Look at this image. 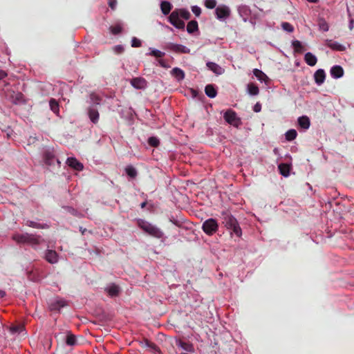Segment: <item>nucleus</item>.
I'll return each mask as SVG.
<instances>
[{"label": "nucleus", "mask_w": 354, "mask_h": 354, "mask_svg": "<svg viewBox=\"0 0 354 354\" xmlns=\"http://www.w3.org/2000/svg\"><path fill=\"white\" fill-rule=\"evenodd\" d=\"M171 73V75L178 81L183 80L185 77L184 72L180 68H175Z\"/></svg>", "instance_id": "nucleus-17"}, {"label": "nucleus", "mask_w": 354, "mask_h": 354, "mask_svg": "<svg viewBox=\"0 0 354 354\" xmlns=\"http://www.w3.org/2000/svg\"><path fill=\"white\" fill-rule=\"evenodd\" d=\"M305 61L309 66H313L316 64L317 59L316 56L311 53H307L305 55Z\"/></svg>", "instance_id": "nucleus-13"}, {"label": "nucleus", "mask_w": 354, "mask_h": 354, "mask_svg": "<svg viewBox=\"0 0 354 354\" xmlns=\"http://www.w3.org/2000/svg\"><path fill=\"white\" fill-rule=\"evenodd\" d=\"M131 84L134 88L137 89L144 88L147 86L145 80L141 77H136L133 79L131 82Z\"/></svg>", "instance_id": "nucleus-8"}, {"label": "nucleus", "mask_w": 354, "mask_h": 354, "mask_svg": "<svg viewBox=\"0 0 354 354\" xmlns=\"http://www.w3.org/2000/svg\"><path fill=\"white\" fill-rule=\"evenodd\" d=\"M297 131L295 129L288 130L286 133V139L288 141L294 140L297 137Z\"/></svg>", "instance_id": "nucleus-25"}, {"label": "nucleus", "mask_w": 354, "mask_h": 354, "mask_svg": "<svg viewBox=\"0 0 354 354\" xmlns=\"http://www.w3.org/2000/svg\"><path fill=\"white\" fill-rule=\"evenodd\" d=\"M119 290H120L119 287L115 285L110 286L107 288V291H108L109 294L111 296L116 295L119 292Z\"/></svg>", "instance_id": "nucleus-27"}, {"label": "nucleus", "mask_w": 354, "mask_h": 354, "mask_svg": "<svg viewBox=\"0 0 354 354\" xmlns=\"http://www.w3.org/2000/svg\"><path fill=\"white\" fill-rule=\"evenodd\" d=\"M192 12L197 17H198L201 13V8L197 6H194L192 7Z\"/></svg>", "instance_id": "nucleus-36"}, {"label": "nucleus", "mask_w": 354, "mask_h": 354, "mask_svg": "<svg viewBox=\"0 0 354 354\" xmlns=\"http://www.w3.org/2000/svg\"><path fill=\"white\" fill-rule=\"evenodd\" d=\"M151 348H152L153 349H155V350H156V348H155V346H151Z\"/></svg>", "instance_id": "nucleus-47"}, {"label": "nucleus", "mask_w": 354, "mask_h": 354, "mask_svg": "<svg viewBox=\"0 0 354 354\" xmlns=\"http://www.w3.org/2000/svg\"><path fill=\"white\" fill-rule=\"evenodd\" d=\"M150 55L156 57H160L164 55V53L158 50L153 49L151 50Z\"/></svg>", "instance_id": "nucleus-35"}, {"label": "nucleus", "mask_w": 354, "mask_h": 354, "mask_svg": "<svg viewBox=\"0 0 354 354\" xmlns=\"http://www.w3.org/2000/svg\"><path fill=\"white\" fill-rule=\"evenodd\" d=\"M109 6L111 8H115L116 4H117V0H109Z\"/></svg>", "instance_id": "nucleus-40"}, {"label": "nucleus", "mask_w": 354, "mask_h": 354, "mask_svg": "<svg viewBox=\"0 0 354 354\" xmlns=\"http://www.w3.org/2000/svg\"><path fill=\"white\" fill-rule=\"evenodd\" d=\"M225 121L230 124L238 127L241 124V120L235 112L232 110L227 111L224 114Z\"/></svg>", "instance_id": "nucleus-3"}, {"label": "nucleus", "mask_w": 354, "mask_h": 354, "mask_svg": "<svg viewBox=\"0 0 354 354\" xmlns=\"http://www.w3.org/2000/svg\"><path fill=\"white\" fill-rule=\"evenodd\" d=\"M203 229L207 234L212 235L216 232L218 224L214 219L210 218L204 222Z\"/></svg>", "instance_id": "nucleus-4"}, {"label": "nucleus", "mask_w": 354, "mask_h": 354, "mask_svg": "<svg viewBox=\"0 0 354 354\" xmlns=\"http://www.w3.org/2000/svg\"><path fill=\"white\" fill-rule=\"evenodd\" d=\"M22 328V327H18V326H12L10 327V331L12 333H17V331H19V330H21Z\"/></svg>", "instance_id": "nucleus-41"}, {"label": "nucleus", "mask_w": 354, "mask_h": 354, "mask_svg": "<svg viewBox=\"0 0 354 354\" xmlns=\"http://www.w3.org/2000/svg\"><path fill=\"white\" fill-rule=\"evenodd\" d=\"M248 91L249 94L255 95L259 93V88L256 85L250 84L248 85Z\"/></svg>", "instance_id": "nucleus-26"}, {"label": "nucleus", "mask_w": 354, "mask_h": 354, "mask_svg": "<svg viewBox=\"0 0 354 354\" xmlns=\"http://www.w3.org/2000/svg\"><path fill=\"white\" fill-rule=\"evenodd\" d=\"M281 26H282V28L287 32H290L293 30V27L288 23H286V22L283 23Z\"/></svg>", "instance_id": "nucleus-33"}, {"label": "nucleus", "mask_w": 354, "mask_h": 354, "mask_svg": "<svg viewBox=\"0 0 354 354\" xmlns=\"http://www.w3.org/2000/svg\"><path fill=\"white\" fill-rule=\"evenodd\" d=\"M215 13L218 19H225L230 15V9L225 5H220L216 8Z\"/></svg>", "instance_id": "nucleus-5"}, {"label": "nucleus", "mask_w": 354, "mask_h": 354, "mask_svg": "<svg viewBox=\"0 0 354 354\" xmlns=\"http://www.w3.org/2000/svg\"><path fill=\"white\" fill-rule=\"evenodd\" d=\"M122 28L120 25H115L111 28V31L113 34H118L120 32Z\"/></svg>", "instance_id": "nucleus-37"}, {"label": "nucleus", "mask_w": 354, "mask_h": 354, "mask_svg": "<svg viewBox=\"0 0 354 354\" xmlns=\"http://www.w3.org/2000/svg\"><path fill=\"white\" fill-rule=\"evenodd\" d=\"M88 114L89 118L93 122L96 123L98 121L99 114L96 110L91 109Z\"/></svg>", "instance_id": "nucleus-24"}, {"label": "nucleus", "mask_w": 354, "mask_h": 354, "mask_svg": "<svg viewBox=\"0 0 354 354\" xmlns=\"http://www.w3.org/2000/svg\"><path fill=\"white\" fill-rule=\"evenodd\" d=\"M160 8L162 13L164 15H167L171 9V5L167 1H163L160 5Z\"/></svg>", "instance_id": "nucleus-23"}, {"label": "nucleus", "mask_w": 354, "mask_h": 354, "mask_svg": "<svg viewBox=\"0 0 354 354\" xmlns=\"http://www.w3.org/2000/svg\"><path fill=\"white\" fill-rule=\"evenodd\" d=\"M171 48L172 50L178 53H189L190 52V50L187 47L180 44H173Z\"/></svg>", "instance_id": "nucleus-16"}, {"label": "nucleus", "mask_w": 354, "mask_h": 354, "mask_svg": "<svg viewBox=\"0 0 354 354\" xmlns=\"http://www.w3.org/2000/svg\"><path fill=\"white\" fill-rule=\"evenodd\" d=\"M66 344L70 346L75 345L76 344L75 337L72 335H68L66 338Z\"/></svg>", "instance_id": "nucleus-32"}, {"label": "nucleus", "mask_w": 354, "mask_h": 354, "mask_svg": "<svg viewBox=\"0 0 354 354\" xmlns=\"http://www.w3.org/2000/svg\"><path fill=\"white\" fill-rule=\"evenodd\" d=\"M309 2H311V3H316L318 1V0H308Z\"/></svg>", "instance_id": "nucleus-45"}, {"label": "nucleus", "mask_w": 354, "mask_h": 354, "mask_svg": "<svg viewBox=\"0 0 354 354\" xmlns=\"http://www.w3.org/2000/svg\"><path fill=\"white\" fill-rule=\"evenodd\" d=\"M319 29L324 32H326L329 29L328 24L325 21H320L319 23Z\"/></svg>", "instance_id": "nucleus-31"}, {"label": "nucleus", "mask_w": 354, "mask_h": 354, "mask_svg": "<svg viewBox=\"0 0 354 354\" xmlns=\"http://www.w3.org/2000/svg\"><path fill=\"white\" fill-rule=\"evenodd\" d=\"M141 45V41L136 38V37H133L131 40V46L132 47H139Z\"/></svg>", "instance_id": "nucleus-39"}, {"label": "nucleus", "mask_w": 354, "mask_h": 354, "mask_svg": "<svg viewBox=\"0 0 354 354\" xmlns=\"http://www.w3.org/2000/svg\"><path fill=\"white\" fill-rule=\"evenodd\" d=\"M114 50L117 53H121L123 50V48L121 46H118L114 48Z\"/></svg>", "instance_id": "nucleus-43"}, {"label": "nucleus", "mask_w": 354, "mask_h": 354, "mask_svg": "<svg viewBox=\"0 0 354 354\" xmlns=\"http://www.w3.org/2000/svg\"><path fill=\"white\" fill-rule=\"evenodd\" d=\"M50 106L54 113H57L59 112V106L55 100H51L50 101Z\"/></svg>", "instance_id": "nucleus-29"}, {"label": "nucleus", "mask_w": 354, "mask_h": 354, "mask_svg": "<svg viewBox=\"0 0 354 354\" xmlns=\"http://www.w3.org/2000/svg\"><path fill=\"white\" fill-rule=\"evenodd\" d=\"M279 169L280 173L283 176H288L289 175L290 167L288 165L281 164L279 166Z\"/></svg>", "instance_id": "nucleus-22"}, {"label": "nucleus", "mask_w": 354, "mask_h": 354, "mask_svg": "<svg viewBox=\"0 0 354 354\" xmlns=\"http://www.w3.org/2000/svg\"><path fill=\"white\" fill-rule=\"evenodd\" d=\"M298 122L299 126L304 129H308L310 124L309 118L306 116L300 117L298 119Z\"/></svg>", "instance_id": "nucleus-18"}, {"label": "nucleus", "mask_w": 354, "mask_h": 354, "mask_svg": "<svg viewBox=\"0 0 354 354\" xmlns=\"http://www.w3.org/2000/svg\"><path fill=\"white\" fill-rule=\"evenodd\" d=\"M207 66L217 75H221L223 73V69L215 63L208 62Z\"/></svg>", "instance_id": "nucleus-14"}, {"label": "nucleus", "mask_w": 354, "mask_h": 354, "mask_svg": "<svg viewBox=\"0 0 354 354\" xmlns=\"http://www.w3.org/2000/svg\"><path fill=\"white\" fill-rule=\"evenodd\" d=\"M139 225L144 231L153 236L160 238L162 235V233L158 228L146 221H140Z\"/></svg>", "instance_id": "nucleus-2"}, {"label": "nucleus", "mask_w": 354, "mask_h": 354, "mask_svg": "<svg viewBox=\"0 0 354 354\" xmlns=\"http://www.w3.org/2000/svg\"><path fill=\"white\" fill-rule=\"evenodd\" d=\"M227 228L232 230L233 233L240 237L241 236V230L234 218H230L229 223L226 224Z\"/></svg>", "instance_id": "nucleus-6"}, {"label": "nucleus", "mask_w": 354, "mask_h": 354, "mask_svg": "<svg viewBox=\"0 0 354 354\" xmlns=\"http://www.w3.org/2000/svg\"><path fill=\"white\" fill-rule=\"evenodd\" d=\"M254 75H255V77L260 81V82H265V83H267L268 81V77H267V75L263 73L261 71L259 70V69H254Z\"/></svg>", "instance_id": "nucleus-15"}, {"label": "nucleus", "mask_w": 354, "mask_h": 354, "mask_svg": "<svg viewBox=\"0 0 354 354\" xmlns=\"http://www.w3.org/2000/svg\"><path fill=\"white\" fill-rule=\"evenodd\" d=\"M330 74L335 78H339L343 76V68L339 66H335L330 69Z\"/></svg>", "instance_id": "nucleus-11"}, {"label": "nucleus", "mask_w": 354, "mask_h": 354, "mask_svg": "<svg viewBox=\"0 0 354 354\" xmlns=\"http://www.w3.org/2000/svg\"><path fill=\"white\" fill-rule=\"evenodd\" d=\"M325 77V73L322 69L317 70L314 74L315 81L319 85L322 84L324 82Z\"/></svg>", "instance_id": "nucleus-10"}, {"label": "nucleus", "mask_w": 354, "mask_h": 354, "mask_svg": "<svg viewBox=\"0 0 354 354\" xmlns=\"http://www.w3.org/2000/svg\"><path fill=\"white\" fill-rule=\"evenodd\" d=\"M198 30V23L196 21H191L187 26V30L189 33H193Z\"/></svg>", "instance_id": "nucleus-21"}, {"label": "nucleus", "mask_w": 354, "mask_h": 354, "mask_svg": "<svg viewBox=\"0 0 354 354\" xmlns=\"http://www.w3.org/2000/svg\"><path fill=\"white\" fill-rule=\"evenodd\" d=\"M205 93L209 97H215L216 95V91L212 85H207L205 87Z\"/></svg>", "instance_id": "nucleus-20"}, {"label": "nucleus", "mask_w": 354, "mask_h": 354, "mask_svg": "<svg viewBox=\"0 0 354 354\" xmlns=\"http://www.w3.org/2000/svg\"><path fill=\"white\" fill-rule=\"evenodd\" d=\"M204 4L207 8L212 9L216 6V0H205Z\"/></svg>", "instance_id": "nucleus-28"}, {"label": "nucleus", "mask_w": 354, "mask_h": 354, "mask_svg": "<svg viewBox=\"0 0 354 354\" xmlns=\"http://www.w3.org/2000/svg\"><path fill=\"white\" fill-rule=\"evenodd\" d=\"M149 143L153 147H156L159 144V140L154 137H151L149 139Z\"/></svg>", "instance_id": "nucleus-38"}, {"label": "nucleus", "mask_w": 354, "mask_h": 354, "mask_svg": "<svg viewBox=\"0 0 354 354\" xmlns=\"http://www.w3.org/2000/svg\"><path fill=\"white\" fill-rule=\"evenodd\" d=\"M190 17V13L185 9H176L169 17V22L178 29H184L185 22L183 19L187 20Z\"/></svg>", "instance_id": "nucleus-1"}, {"label": "nucleus", "mask_w": 354, "mask_h": 354, "mask_svg": "<svg viewBox=\"0 0 354 354\" xmlns=\"http://www.w3.org/2000/svg\"><path fill=\"white\" fill-rule=\"evenodd\" d=\"M67 165L77 171L83 169V165L77 161L75 158H68L66 160Z\"/></svg>", "instance_id": "nucleus-7"}, {"label": "nucleus", "mask_w": 354, "mask_h": 354, "mask_svg": "<svg viewBox=\"0 0 354 354\" xmlns=\"http://www.w3.org/2000/svg\"><path fill=\"white\" fill-rule=\"evenodd\" d=\"M46 259L48 262L54 263L57 261V254L54 251H48L46 254Z\"/></svg>", "instance_id": "nucleus-19"}, {"label": "nucleus", "mask_w": 354, "mask_h": 354, "mask_svg": "<svg viewBox=\"0 0 354 354\" xmlns=\"http://www.w3.org/2000/svg\"><path fill=\"white\" fill-rule=\"evenodd\" d=\"M6 75V73L1 71H0V80L3 78Z\"/></svg>", "instance_id": "nucleus-44"}, {"label": "nucleus", "mask_w": 354, "mask_h": 354, "mask_svg": "<svg viewBox=\"0 0 354 354\" xmlns=\"http://www.w3.org/2000/svg\"><path fill=\"white\" fill-rule=\"evenodd\" d=\"M192 353H189V352H186V351H184V352H181L180 354H192Z\"/></svg>", "instance_id": "nucleus-46"}, {"label": "nucleus", "mask_w": 354, "mask_h": 354, "mask_svg": "<svg viewBox=\"0 0 354 354\" xmlns=\"http://www.w3.org/2000/svg\"><path fill=\"white\" fill-rule=\"evenodd\" d=\"M326 45L331 49L335 50L343 51L346 49L345 46H343L342 44L332 41H328Z\"/></svg>", "instance_id": "nucleus-12"}, {"label": "nucleus", "mask_w": 354, "mask_h": 354, "mask_svg": "<svg viewBox=\"0 0 354 354\" xmlns=\"http://www.w3.org/2000/svg\"><path fill=\"white\" fill-rule=\"evenodd\" d=\"M126 173L128 176H129L131 178H133L136 176L137 172L136 169L133 167H127L125 169Z\"/></svg>", "instance_id": "nucleus-30"}, {"label": "nucleus", "mask_w": 354, "mask_h": 354, "mask_svg": "<svg viewBox=\"0 0 354 354\" xmlns=\"http://www.w3.org/2000/svg\"><path fill=\"white\" fill-rule=\"evenodd\" d=\"M176 344L179 348H181V350H182L181 352L186 351V352H189V353H194V348L192 344L183 342L180 340H178V339L176 340Z\"/></svg>", "instance_id": "nucleus-9"}, {"label": "nucleus", "mask_w": 354, "mask_h": 354, "mask_svg": "<svg viewBox=\"0 0 354 354\" xmlns=\"http://www.w3.org/2000/svg\"><path fill=\"white\" fill-rule=\"evenodd\" d=\"M254 111L255 112H259L261 111V105L259 104H255L254 106Z\"/></svg>", "instance_id": "nucleus-42"}, {"label": "nucleus", "mask_w": 354, "mask_h": 354, "mask_svg": "<svg viewBox=\"0 0 354 354\" xmlns=\"http://www.w3.org/2000/svg\"><path fill=\"white\" fill-rule=\"evenodd\" d=\"M292 46H294L295 50L297 51H301L302 50V45L301 43L299 41H294L292 42Z\"/></svg>", "instance_id": "nucleus-34"}]
</instances>
